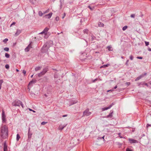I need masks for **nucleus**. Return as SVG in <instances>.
Wrapping results in <instances>:
<instances>
[{
  "instance_id": "nucleus-28",
  "label": "nucleus",
  "mask_w": 151,
  "mask_h": 151,
  "mask_svg": "<svg viewBox=\"0 0 151 151\" xmlns=\"http://www.w3.org/2000/svg\"><path fill=\"white\" fill-rule=\"evenodd\" d=\"M4 50L5 51L8 52L9 50V49L8 47H6L4 48Z\"/></svg>"
},
{
  "instance_id": "nucleus-20",
  "label": "nucleus",
  "mask_w": 151,
  "mask_h": 151,
  "mask_svg": "<svg viewBox=\"0 0 151 151\" xmlns=\"http://www.w3.org/2000/svg\"><path fill=\"white\" fill-rule=\"evenodd\" d=\"M20 138V136L19 135V134H17V135L16 140L17 141H18L19 139Z\"/></svg>"
},
{
  "instance_id": "nucleus-15",
  "label": "nucleus",
  "mask_w": 151,
  "mask_h": 151,
  "mask_svg": "<svg viewBox=\"0 0 151 151\" xmlns=\"http://www.w3.org/2000/svg\"><path fill=\"white\" fill-rule=\"evenodd\" d=\"M7 151V146L6 145V143L4 142V151Z\"/></svg>"
},
{
  "instance_id": "nucleus-18",
  "label": "nucleus",
  "mask_w": 151,
  "mask_h": 151,
  "mask_svg": "<svg viewBox=\"0 0 151 151\" xmlns=\"http://www.w3.org/2000/svg\"><path fill=\"white\" fill-rule=\"evenodd\" d=\"M65 127V126H62V125H60L58 127V129L59 130H61L63 129Z\"/></svg>"
},
{
  "instance_id": "nucleus-24",
  "label": "nucleus",
  "mask_w": 151,
  "mask_h": 151,
  "mask_svg": "<svg viewBox=\"0 0 151 151\" xmlns=\"http://www.w3.org/2000/svg\"><path fill=\"white\" fill-rule=\"evenodd\" d=\"M147 74L146 73H145L143 74H142L141 75H140L139 76L140 77V78H142L144 77L145 76H146Z\"/></svg>"
},
{
  "instance_id": "nucleus-57",
  "label": "nucleus",
  "mask_w": 151,
  "mask_h": 151,
  "mask_svg": "<svg viewBox=\"0 0 151 151\" xmlns=\"http://www.w3.org/2000/svg\"><path fill=\"white\" fill-rule=\"evenodd\" d=\"M148 50L149 51H151V48H148Z\"/></svg>"
},
{
  "instance_id": "nucleus-1",
  "label": "nucleus",
  "mask_w": 151,
  "mask_h": 151,
  "mask_svg": "<svg viewBox=\"0 0 151 151\" xmlns=\"http://www.w3.org/2000/svg\"><path fill=\"white\" fill-rule=\"evenodd\" d=\"M1 135L3 139H5L8 137V130L7 127L4 125L1 127Z\"/></svg>"
},
{
  "instance_id": "nucleus-12",
  "label": "nucleus",
  "mask_w": 151,
  "mask_h": 151,
  "mask_svg": "<svg viewBox=\"0 0 151 151\" xmlns=\"http://www.w3.org/2000/svg\"><path fill=\"white\" fill-rule=\"evenodd\" d=\"M113 111L112 110H111L110 111V113L109 114V115L107 116L106 117H105L106 118H111L112 116V114L113 113Z\"/></svg>"
},
{
  "instance_id": "nucleus-31",
  "label": "nucleus",
  "mask_w": 151,
  "mask_h": 151,
  "mask_svg": "<svg viewBox=\"0 0 151 151\" xmlns=\"http://www.w3.org/2000/svg\"><path fill=\"white\" fill-rule=\"evenodd\" d=\"M8 40V39L7 38H5L3 40V42L5 43H6L7 42Z\"/></svg>"
},
{
  "instance_id": "nucleus-22",
  "label": "nucleus",
  "mask_w": 151,
  "mask_h": 151,
  "mask_svg": "<svg viewBox=\"0 0 151 151\" xmlns=\"http://www.w3.org/2000/svg\"><path fill=\"white\" fill-rule=\"evenodd\" d=\"M3 83V80H0V90L1 88V86L2 83Z\"/></svg>"
},
{
  "instance_id": "nucleus-37",
  "label": "nucleus",
  "mask_w": 151,
  "mask_h": 151,
  "mask_svg": "<svg viewBox=\"0 0 151 151\" xmlns=\"http://www.w3.org/2000/svg\"><path fill=\"white\" fill-rule=\"evenodd\" d=\"M126 151H133V150L132 149H131L129 148H127L126 150Z\"/></svg>"
},
{
  "instance_id": "nucleus-47",
  "label": "nucleus",
  "mask_w": 151,
  "mask_h": 151,
  "mask_svg": "<svg viewBox=\"0 0 151 151\" xmlns=\"http://www.w3.org/2000/svg\"><path fill=\"white\" fill-rule=\"evenodd\" d=\"M57 76H57V74L56 73H55L54 75V77L55 78H58Z\"/></svg>"
},
{
  "instance_id": "nucleus-44",
  "label": "nucleus",
  "mask_w": 151,
  "mask_h": 151,
  "mask_svg": "<svg viewBox=\"0 0 151 151\" xmlns=\"http://www.w3.org/2000/svg\"><path fill=\"white\" fill-rule=\"evenodd\" d=\"M91 37H92V40H94L96 38L93 35Z\"/></svg>"
},
{
  "instance_id": "nucleus-27",
  "label": "nucleus",
  "mask_w": 151,
  "mask_h": 151,
  "mask_svg": "<svg viewBox=\"0 0 151 151\" xmlns=\"http://www.w3.org/2000/svg\"><path fill=\"white\" fill-rule=\"evenodd\" d=\"M83 32L84 33L87 34L88 32V30L87 29H85L83 30Z\"/></svg>"
},
{
  "instance_id": "nucleus-51",
  "label": "nucleus",
  "mask_w": 151,
  "mask_h": 151,
  "mask_svg": "<svg viewBox=\"0 0 151 151\" xmlns=\"http://www.w3.org/2000/svg\"><path fill=\"white\" fill-rule=\"evenodd\" d=\"M126 84H127V85L129 86V85H130V83L129 82H127V83H126Z\"/></svg>"
},
{
  "instance_id": "nucleus-63",
  "label": "nucleus",
  "mask_w": 151,
  "mask_h": 151,
  "mask_svg": "<svg viewBox=\"0 0 151 151\" xmlns=\"http://www.w3.org/2000/svg\"><path fill=\"white\" fill-rule=\"evenodd\" d=\"M16 71H17V72H19V70H18V69H16Z\"/></svg>"
},
{
  "instance_id": "nucleus-52",
  "label": "nucleus",
  "mask_w": 151,
  "mask_h": 151,
  "mask_svg": "<svg viewBox=\"0 0 151 151\" xmlns=\"http://www.w3.org/2000/svg\"><path fill=\"white\" fill-rule=\"evenodd\" d=\"M29 109V111H32L34 112H35V111H34V110H32V109Z\"/></svg>"
},
{
  "instance_id": "nucleus-42",
  "label": "nucleus",
  "mask_w": 151,
  "mask_h": 151,
  "mask_svg": "<svg viewBox=\"0 0 151 151\" xmlns=\"http://www.w3.org/2000/svg\"><path fill=\"white\" fill-rule=\"evenodd\" d=\"M59 19V18L58 17H56L55 18V20L56 21H58Z\"/></svg>"
},
{
  "instance_id": "nucleus-45",
  "label": "nucleus",
  "mask_w": 151,
  "mask_h": 151,
  "mask_svg": "<svg viewBox=\"0 0 151 151\" xmlns=\"http://www.w3.org/2000/svg\"><path fill=\"white\" fill-rule=\"evenodd\" d=\"M137 58L138 59H142L143 58L142 57H137Z\"/></svg>"
},
{
  "instance_id": "nucleus-30",
  "label": "nucleus",
  "mask_w": 151,
  "mask_h": 151,
  "mask_svg": "<svg viewBox=\"0 0 151 151\" xmlns=\"http://www.w3.org/2000/svg\"><path fill=\"white\" fill-rule=\"evenodd\" d=\"M38 14H39V15L40 16H42V15H43V13H42V12L41 11H39V13H38Z\"/></svg>"
},
{
  "instance_id": "nucleus-9",
  "label": "nucleus",
  "mask_w": 151,
  "mask_h": 151,
  "mask_svg": "<svg viewBox=\"0 0 151 151\" xmlns=\"http://www.w3.org/2000/svg\"><path fill=\"white\" fill-rule=\"evenodd\" d=\"M49 29L48 28L46 27L44 29L42 32L39 33V34H47V32L48 31Z\"/></svg>"
},
{
  "instance_id": "nucleus-19",
  "label": "nucleus",
  "mask_w": 151,
  "mask_h": 151,
  "mask_svg": "<svg viewBox=\"0 0 151 151\" xmlns=\"http://www.w3.org/2000/svg\"><path fill=\"white\" fill-rule=\"evenodd\" d=\"M98 24L99 26V27H103L104 26L103 23L100 22H99Z\"/></svg>"
},
{
  "instance_id": "nucleus-40",
  "label": "nucleus",
  "mask_w": 151,
  "mask_h": 151,
  "mask_svg": "<svg viewBox=\"0 0 151 151\" xmlns=\"http://www.w3.org/2000/svg\"><path fill=\"white\" fill-rule=\"evenodd\" d=\"M145 45L146 46H148V45H149V42H146V41L145 42Z\"/></svg>"
},
{
  "instance_id": "nucleus-46",
  "label": "nucleus",
  "mask_w": 151,
  "mask_h": 151,
  "mask_svg": "<svg viewBox=\"0 0 151 151\" xmlns=\"http://www.w3.org/2000/svg\"><path fill=\"white\" fill-rule=\"evenodd\" d=\"M129 61V60H127V61H126V62L125 63V65H128V63Z\"/></svg>"
},
{
  "instance_id": "nucleus-60",
  "label": "nucleus",
  "mask_w": 151,
  "mask_h": 151,
  "mask_svg": "<svg viewBox=\"0 0 151 151\" xmlns=\"http://www.w3.org/2000/svg\"><path fill=\"white\" fill-rule=\"evenodd\" d=\"M151 126L150 125V124H147V127H148L149 126Z\"/></svg>"
},
{
  "instance_id": "nucleus-34",
  "label": "nucleus",
  "mask_w": 151,
  "mask_h": 151,
  "mask_svg": "<svg viewBox=\"0 0 151 151\" xmlns=\"http://www.w3.org/2000/svg\"><path fill=\"white\" fill-rule=\"evenodd\" d=\"M47 123V122H42L41 123V124L42 125H45V124H46V123Z\"/></svg>"
},
{
  "instance_id": "nucleus-5",
  "label": "nucleus",
  "mask_w": 151,
  "mask_h": 151,
  "mask_svg": "<svg viewBox=\"0 0 151 151\" xmlns=\"http://www.w3.org/2000/svg\"><path fill=\"white\" fill-rule=\"evenodd\" d=\"M83 116H88L91 114V112L89 111L88 109H87L83 111Z\"/></svg>"
},
{
  "instance_id": "nucleus-11",
  "label": "nucleus",
  "mask_w": 151,
  "mask_h": 151,
  "mask_svg": "<svg viewBox=\"0 0 151 151\" xmlns=\"http://www.w3.org/2000/svg\"><path fill=\"white\" fill-rule=\"evenodd\" d=\"M78 102V101L76 100H72L70 101L69 106H70Z\"/></svg>"
},
{
  "instance_id": "nucleus-36",
  "label": "nucleus",
  "mask_w": 151,
  "mask_h": 151,
  "mask_svg": "<svg viewBox=\"0 0 151 151\" xmlns=\"http://www.w3.org/2000/svg\"><path fill=\"white\" fill-rule=\"evenodd\" d=\"M27 47H29L30 49L32 48V45H31V43H30Z\"/></svg>"
},
{
  "instance_id": "nucleus-17",
  "label": "nucleus",
  "mask_w": 151,
  "mask_h": 151,
  "mask_svg": "<svg viewBox=\"0 0 151 151\" xmlns=\"http://www.w3.org/2000/svg\"><path fill=\"white\" fill-rule=\"evenodd\" d=\"M42 68V66H39L36 67L35 68V70L36 71L40 70Z\"/></svg>"
},
{
  "instance_id": "nucleus-50",
  "label": "nucleus",
  "mask_w": 151,
  "mask_h": 151,
  "mask_svg": "<svg viewBox=\"0 0 151 151\" xmlns=\"http://www.w3.org/2000/svg\"><path fill=\"white\" fill-rule=\"evenodd\" d=\"M15 22H13V23H12V24H11L10 25V27L12 26V25H15Z\"/></svg>"
},
{
  "instance_id": "nucleus-32",
  "label": "nucleus",
  "mask_w": 151,
  "mask_h": 151,
  "mask_svg": "<svg viewBox=\"0 0 151 151\" xmlns=\"http://www.w3.org/2000/svg\"><path fill=\"white\" fill-rule=\"evenodd\" d=\"M9 65L8 64H6L5 66V68L8 69L9 68Z\"/></svg>"
},
{
  "instance_id": "nucleus-38",
  "label": "nucleus",
  "mask_w": 151,
  "mask_h": 151,
  "mask_svg": "<svg viewBox=\"0 0 151 151\" xmlns=\"http://www.w3.org/2000/svg\"><path fill=\"white\" fill-rule=\"evenodd\" d=\"M22 73L24 74V75L25 76L26 74V72L25 70H23Z\"/></svg>"
},
{
  "instance_id": "nucleus-21",
  "label": "nucleus",
  "mask_w": 151,
  "mask_h": 151,
  "mask_svg": "<svg viewBox=\"0 0 151 151\" xmlns=\"http://www.w3.org/2000/svg\"><path fill=\"white\" fill-rule=\"evenodd\" d=\"M30 50V49H29L28 47H27L24 50L25 52H28Z\"/></svg>"
},
{
  "instance_id": "nucleus-54",
  "label": "nucleus",
  "mask_w": 151,
  "mask_h": 151,
  "mask_svg": "<svg viewBox=\"0 0 151 151\" xmlns=\"http://www.w3.org/2000/svg\"><path fill=\"white\" fill-rule=\"evenodd\" d=\"M114 91V89H112L111 90H109L108 91H107V92H108L109 91Z\"/></svg>"
},
{
  "instance_id": "nucleus-35",
  "label": "nucleus",
  "mask_w": 151,
  "mask_h": 151,
  "mask_svg": "<svg viewBox=\"0 0 151 151\" xmlns=\"http://www.w3.org/2000/svg\"><path fill=\"white\" fill-rule=\"evenodd\" d=\"M141 78H140V77L139 76V77H137L135 80V81H137L139 80V79H140Z\"/></svg>"
},
{
  "instance_id": "nucleus-61",
  "label": "nucleus",
  "mask_w": 151,
  "mask_h": 151,
  "mask_svg": "<svg viewBox=\"0 0 151 151\" xmlns=\"http://www.w3.org/2000/svg\"><path fill=\"white\" fill-rule=\"evenodd\" d=\"M97 139H101V137H99L97 138Z\"/></svg>"
},
{
  "instance_id": "nucleus-33",
  "label": "nucleus",
  "mask_w": 151,
  "mask_h": 151,
  "mask_svg": "<svg viewBox=\"0 0 151 151\" xmlns=\"http://www.w3.org/2000/svg\"><path fill=\"white\" fill-rule=\"evenodd\" d=\"M134 57L132 55H131L129 56V58L131 60H132L133 59Z\"/></svg>"
},
{
  "instance_id": "nucleus-39",
  "label": "nucleus",
  "mask_w": 151,
  "mask_h": 151,
  "mask_svg": "<svg viewBox=\"0 0 151 151\" xmlns=\"http://www.w3.org/2000/svg\"><path fill=\"white\" fill-rule=\"evenodd\" d=\"M30 1L31 3L34 4L35 1V0H29Z\"/></svg>"
},
{
  "instance_id": "nucleus-58",
  "label": "nucleus",
  "mask_w": 151,
  "mask_h": 151,
  "mask_svg": "<svg viewBox=\"0 0 151 151\" xmlns=\"http://www.w3.org/2000/svg\"><path fill=\"white\" fill-rule=\"evenodd\" d=\"M145 85L147 86V87H148V85L147 84V83H145Z\"/></svg>"
},
{
  "instance_id": "nucleus-48",
  "label": "nucleus",
  "mask_w": 151,
  "mask_h": 151,
  "mask_svg": "<svg viewBox=\"0 0 151 151\" xmlns=\"http://www.w3.org/2000/svg\"><path fill=\"white\" fill-rule=\"evenodd\" d=\"M145 83L144 82H141V86H143V85H145Z\"/></svg>"
},
{
  "instance_id": "nucleus-49",
  "label": "nucleus",
  "mask_w": 151,
  "mask_h": 151,
  "mask_svg": "<svg viewBox=\"0 0 151 151\" xmlns=\"http://www.w3.org/2000/svg\"><path fill=\"white\" fill-rule=\"evenodd\" d=\"M104 136H103L102 137H101V139H103L104 141Z\"/></svg>"
},
{
  "instance_id": "nucleus-6",
  "label": "nucleus",
  "mask_w": 151,
  "mask_h": 151,
  "mask_svg": "<svg viewBox=\"0 0 151 151\" xmlns=\"http://www.w3.org/2000/svg\"><path fill=\"white\" fill-rule=\"evenodd\" d=\"M114 104L113 103H112L108 107L102 108V111H104L110 109Z\"/></svg>"
},
{
  "instance_id": "nucleus-26",
  "label": "nucleus",
  "mask_w": 151,
  "mask_h": 151,
  "mask_svg": "<svg viewBox=\"0 0 151 151\" xmlns=\"http://www.w3.org/2000/svg\"><path fill=\"white\" fill-rule=\"evenodd\" d=\"M107 48H108V50L109 51H112V50L111 49L112 47L110 46H108L107 47Z\"/></svg>"
},
{
  "instance_id": "nucleus-8",
  "label": "nucleus",
  "mask_w": 151,
  "mask_h": 151,
  "mask_svg": "<svg viewBox=\"0 0 151 151\" xmlns=\"http://www.w3.org/2000/svg\"><path fill=\"white\" fill-rule=\"evenodd\" d=\"M5 113L4 111L3 110L2 111V121L3 122H5L6 119H5Z\"/></svg>"
},
{
  "instance_id": "nucleus-25",
  "label": "nucleus",
  "mask_w": 151,
  "mask_h": 151,
  "mask_svg": "<svg viewBox=\"0 0 151 151\" xmlns=\"http://www.w3.org/2000/svg\"><path fill=\"white\" fill-rule=\"evenodd\" d=\"M5 56L7 58H9L10 55H9L7 53H5Z\"/></svg>"
},
{
  "instance_id": "nucleus-23",
  "label": "nucleus",
  "mask_w": 151,
  "mask_h": 151,
  "mask_svg": "<svg viewBox=\"0 0 151 151\" xmlns=\"http://www.w3.org/2000/svg\"><path fill=\"white\" fill-rule=\"evenodd\" d=\"M109 64H107L106 65H103V66H101L100 67V68H106V67H107L108 66H109Z\"/></svg>"
},
{
  "instance_id": "nucleus-43",
  "label": "nucleus",
  "mask_w": 151,
  "mask_h": 151,
  "mask_svg": "<svg viewBox=\"0 0 151 151\" xmlns=\"http://www.w3.org/2000/svg\"><path fill=\"white\" fill-rule=\"evenodd\" d=\"M135 16V15L134 14H132L131 15V16H130V17H131L132 18H134Z\"/></svg>"
},
{
  "instance_id": "nucleus-41",
  "label": "nucleus",
  "mask_w": 151,
  "mask_h": 151,
  "mask_svg": "<svg viewBox=\"0 0 151 151\" xmlns=\"http://www.w3.org/2000/svg\"><path fill=\"white\" fill-rule=\"evenodd\" d=\"M88 7L91 10H92L94 8V7H91L90 6H88Z\"/></svg>"
},
{
  "instance_id": "nucleus-13",
  "label": "nucleus",
  "mask_w": 151,
  "mask_h": 151,
  "mask_svg": "<svg viewBox=\"0 0 151 151\" xmlns=\"http://www.w3.org/2000/svg\"><path fill=\"white\" fill-rule=\"evenodd\" d=\"M52 15V13H50L49 14L45 15V17L47 18L50 19Z\"/></svg>"
},
{
  "instance_id": "nucleus-53",
  "label": "nucleus",
  "mask_w": 151,
  "mask_h": 151,
  "mask_svg": "<svg viewBox=\"0 0 151 151\" xmlns=\"http://www.w3.org/2000/svg\"><path fill=\"white\" fill-rule=\"evenodd\" d=\"M137 84H138V86H141V83H137Z\"/></svg>"
},
{
  "instance_id": "nucleus-7",
  "label": "nucleus",
  "mask_w": 151,
  "mask_h": 151,
  "mask_svg": "<svg viewBox=\"0 0 151 151\" xmlns=\"http://www.w3.org/2000/svg\"><path fill=\"white\" fill-rule=\"evenodd\" d=\"M128 140L130 143H136L138 142L137 140H134V139L129 138L128 139Z\"/></svg>"
},
{
  "instance_id": "nucleus-2",
  "label": "nucleus",
  "mask_w": 151,
  "mask_h": 151,
  "mask_svg": "<svg viewBox=\"0 0 151 151\" xmlns=\"http://www.w3.org/2000/svg\"><path fill=\"white\" fill-rule=\"evenodd\" d=\"M48 42H46L45 44L42 48V52L43 53H45L48 51L49 48Z\"/></svg>"
},
{
  "instance_id": "nucleus-56",
  "label": "nucleus",
  "mask_w": 151,
  "mask_h": 151,
  "mask_svg": "<svg viewBox=\"0 0 151 151\" xmlns=\"http://www.w3.org/2000/svg\"><path fill=\"white\" fill-rule=\"evenodd\" d=\"M97 80V79H95L93 80V82H95Z\"/></svg>"
},
{
  "instance_id": "nucleus-3",
  "label": "nucleus",
  "mask_w": 151,
  "mask_h": 151,
  "mask_svg": "<svg viewBox=\"0 0 151 151\" xmlns=\"http://www.w3.org/2000/svg\"><path fill=\"white\" fill-rule=\"evenodd\" d=\"M12 104L14 106H19L21 105L23 108V104L20 101L18 100H16L14 102L12 103Z\"/></svg>"
},
{
  "instance_id": "nucleus-64",
  "label": "nucleus",
  "mask_w": 151,
  "mask_h": 151,
  "mask_svg": "<svg viewBox=\"0 0 151 151\" xmlns=\"http://www.w3.org/2000/svg\"><path fill=\"white\" fill-rule=\"evenodd\" d=\"M33 75H32V76H31V78H32L33 77Z\"/></svg>"
},
{
  "instance_id": "nucleus-14",
  "label": "nucleus",
  "mask_w": 151,
  "mask_h": 151,
  "mask_svg": "<svg viewBox=\"0 0 151 151\" xmlns=\"http://www.w3.org/2000/svg\"><path fill=\"white\" fill-rule=\"evenodd\" d=\"M32 133L30 132H28V139L30 140L31 138Z\"/></svg>"
},
{
  "instance_id": "nucleus-62",
  "label": "nucleus",
  "mask_w": 151,
  "mask_h": 151,
  "mask_svg": "<svg viewBox=\"0 0 151 151\" xmlns=\"http://www.w3.org/2000/svg\"><path fill=\"white\" fill-rule=\"evenodd\" d=\"M30 127H29L28 132H30Z\"/></svg>"
},
{
  "instance_id": "nucleus-10",
  "label": "nucleus",
  "mask_w": 151,
  "mask_h": 151,
  "mask_svg": "<svg viewBox=\"0 0 151 151\" xmlns=\"http://www.w3.org/2000/svg\"><path fill=\"white\" fill-rule=\"evenodd\" d=\"M22 31V30L17 29V32L15 34V36H17L19 35L21 33Z\"/></svg>"
},
{
  "instance_id": "nucleus-59",
  "label": "nucleus",
  "mask_w": 151,
  "mask_h": 151,
  "mask_svg": "<svg viewBox=\"0 0 151 151\" xmlns=\"http://www.w3.org/2000/svg\"><path fill=\"white\" fill-rule=\"evenodd\" d=\"M117 88V86L116 85L114 87V89H116V88Z\"/></svg>"
},
{
  "instance_id": "nucleus-16",
  "label": "nucleus",
  "mask_w": 151,
  "mask_h": 151,
  "mask_svg": "<svg viewBox=\"0 0 151 151\" xmlns=\"http://www.w3.org/2000/svg\"><path fill=\"white\" fill-rule=\"evenodd\" d=\"M37 80L34 79H33L32 80L30 81L29 83V84H31L32 83H35L36 82Z\"/></svg>"
},
{
  "instance_id": "nucleus-55",
  "label": "nucleus",
  "mask_w": 151,
  "mask_h": 151,
  "mask_svg": "<svg viewBox=\"0 0 151 151\" xmlns=\"http://www.w3.org/2000/svg\"><path fill=\"white\" fill-rule=\"evenodd\" d=\"M67 116V115L66 114V115H63L62 116V117H66V116Z\"/></svg>"
},
{
  "instance_id": "nucleus-4",
  "label": "nucleus",
  "mask_w": 151,
  "mask_h": 151,
  "mask_svg": "<svg viewBox=\"0 0 151 151\" xmlns=\"http://www.w3.org/2000/svg\"><path fill=\"white\" fill-rule=\"evenodd\" d=\"M48 70L47 69V68H44L42 71L41 72L38 73L37 74L38 76L39 77H40L42 76L43 75H44L45 73L47 72Z\"/></svg>"
},
{
  "instance_id": "nucleus-29",
  "label": "nucleus",
  "mask_w": 151,
  "mask_h": 151,
  "mask_svg": "<svg viewBox=\"0 0 151 151\" xmlns=\"http://www.w3.org/2000/svg\"><path fill=\"white\" fill-rule=\"evenodd\" d=\"M127 28V26H125L122 28V30L123 31H125Z\"/></svg>"
}]
</instances>
